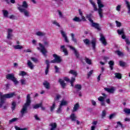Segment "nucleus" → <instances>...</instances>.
<instances>
[{
  "label": "nucleus",
  "instance_id": "obj_11",
  "mask_svg": "<svg viewBox=\"0 0 130 130\" xmlns=\"http://www.w3.org/2000/svg\"><path fill=\"white\" fill-rule=\"evenodd\" d=\"M100 40L101 41L102 43L105 46H106L107 45V42H106V39H105V37L103 36V35L102 34H100Z\"/></svg>",
  "mask_w": 130,
  "mask_h": 130
},
{
  "label": "nucleus",
  "instance_id": "obj_21",
  "mask_svg": "<svg viewBox=\"0 0 130 130\" xmlns=\"http://www.w3.org/2000/svg\"><path fill=\"white\" fill-rule=\"evenodd\" d=\"M69 74L73 75V76H74L75 78H76V77L78 76V73L75 70H70L69 72Z\"/></svg>",
  "mask_w": 130,
  "mask_h": 130
},
{
  "label": "nucleus",
  "instance_id": "obj_26",
  "mask_svg": "<svg viewBox=\"0 0 130 130\" xmlns=\"http://www.w3.org/2000/svg\"><path fill=\"white\" fill-rule=\"evenodd\" d=\"M109 64L110 66V68L111 71L113 70V66H114V61L111 60L109 62Z\"/></svg>",
  "mask_w": 130,
  "mask_h": 130
},
{
  "label": "nucleus",
  "instance_id": "obj_3",
  "mask_svg": "<svg viewBox=\"0 0 130 130\" xmlns=\"http://www.w3.org/2000/svg\"><path fill=\"white\" fill-rule=\"evenodd\" d=\"M43 44L44 45L41 44V43H39V45L40 47H37V49H38V50H40V51L42 53V54L44 55V56H46L47 51L46 50L45 47H48V46H49V41H44Z\"/></svg>",
  "mask_w": 130,
  "mask_h": 130
},
{
  "label": "nucleus",
  "instance_id": "obj_37",
  "mask_svg": "<svg viewBox=\"0 0 130 130\" xmlns=\"http://www.w3.org/2000/svg\"><path fill=\"white\" fill-rule=\"evenodd\" d=\"M27 75V73L25 71H20L19 73V76H22V77H24V76H26Z\"/></svg>",
  "mask_w": 130,
  "mask_h": 130
},
{
  "label": "nucleus",
  "instance_id": "obj_20",
  "mask_svg": "<svg viewBox=\"0 0 130 130\" xmlns=\"http://www.w3.org/2000/svg\"><path fill=\"white\" fill-rule=\"evenodd\" d=\"M59 83H60V85H61L62 88L64 89L66 88V86H67V84L64 83V81L62 79H59Z\"/></svg>",
  "mask_w": 130,
  "mask_h": 130
},
{
  "label": "nucleus",
  "instance_id": "obj_9",
  "mask_svg": "<svg viewBox=\"0 0 130 130\" xmlns=\"http://www.w3.org/2000/svg\"><path fill=\"white\" fill-rule=\"evenodd\" d=\"M17 9L20 13H23L24 17H26V18L31 17V15H30V12H29V11L26 9H22L21 8H17Z\"/></svg>",
  "mask_w": 130,
  "mask_h": 130
},
{
  "label": "nucleus",
  "instance_id": "obj_12",
  "mask_svg": "<svg viewBox=\"0 0 130 130\" xmlns=\"http://www.w3.org/2000/svg\"><path fill=\"white\" fill-rule=\"evenodd\" d=\"M104 90L110 94H113V93H114L115 91V88H114V87H112L111 88L105 87L104 88Z\"/></svg>",
  "mask_w": 130,
  "mask_h": 130
},
{
  "label": "nucleus",
  "instance_id": "obj_23",
  "mask_svg": "<svg viewBox=\"0 0 130 130\" xmlns=\"http://www.w3.org/2000/svg\"><path fill=\"white\" fill-rule=\"evenodd\" d=\"M60 102L61 103L59 105V106H60V108L62 107V106H66V105H67L68 104V102H67L64 100H62Z\"/></svg>",
  "mask_w": 130,
  "mask_h": 130
},
{
  "label": "nucleus",
  "instance_id": "obj_4",
  "mask_svg": "<svg viewBox=\"0 0 130 130\" xmlns=\"http://www.w3.org/2000/svg\"><path fill=\"white\" fill-rule=\"evenodd\" d=\"M14 96H16L15 92L3 94V92H0V100L3 102L4 104H5V99H10V98H13Z\"/></svg>",
  "mask_w": 130,
  "mask_h": 130
},
{
  "label": "nucleus",
  "instance_id": "obj_57",
  "mask_svg": "<svg viewBox=\"0 0 130 130\" xmlns=\"http://www.w3.org/2000/svg\"><path fill=\"white\" fill-rule=\"evenodd\" d=\"M120 9H121V6L120 5H118L116 7V11H117L118 12H119L120 11Z\"/></svg>",
  "mask_w": 130,
  "mask_h": 130
},
{
  "label": "nucleus",
  "instance_id": "obj_49",
  "mask_svg": "<svg viewBox=\"0 0 130 130\" xmlns=\"http://www.w3.org/2000/svg\"><path fill=\"white\" fill-rule=\"evenodd\" d=\"M15 128L16 130H28V128H20V127L17 126H15Z\"/></svg>",
  "mask_w": 130,
  "mask_h": 130
},
{
  "label": "nucleus",
  "instance_id": "obj_47",
  "mask_svg": "<svg viewBox=\"0 0 130 130\" xmlns=\"http://www.w3.org/2000/svg\"><path fill=\"white\" fill-rule=\"evenodd\" d=\"M3 14L6 18H8V15H9V12L7 10H3Z\"/></svg>",
  "mask_w": 130,
  "mask_h": 130
},
{
  "label": "nucleus",
  "instance_id": "obj_35",
  "mask_svg": "<svg viewBox=\"0 0 130 130\" xmlns=\"http://www.w3.org/2000/svg\"><path fill=\"white\" fill-rule=\"evenodd\" d=\"M115 77L117 79H121V74H120V73H115Z\"/></svg>",
  "mask_w": 130,
  "mask_h": 130
},
{
  "label": "nucleus",
  "instance_id": "obj_43",
  "mask_svg": "<svg viewBox=\"0 0 130 130\" xmlns=\"http://www.w3.org/2000/svg\"><path fill=\"white\" fill-rule=\"evenodd\" d=\"M17 120H18V118H14L11 120H9V123L10 124H12L13 122H15V121H17Z\"/></svg>",
  "mask_w": 130,
  "mask_h": 130
},
{
  "label": "nucleus",
  "instance_id": "obj_38",
  "mask_svg": "<svg viewBox=\"0 0 130 130\" xmlns=\"http://www.w3.org/2000/svg\"><path fill=\"white\" fill-rule=\"evenodd\" d=\"M83 42L86 45H90V40L88 39L83 40Z\"/></svg>",
  "mask_w": 130,
  "mask_h": 130
},
{
  "label": "nucleus",
  "instance_id": "obj_31",
  "mask_svg": "<svg viewBox=\"0 0 130 130\" xmlns=\"http://www.w3.org/2000/svg\"><path fill=\"white\" fill-rule=\"evenodd\" d=\"M85 60L87 64H92V60L88 58L85 57Z\"/></svg>",
  "mask_w": 130,
  "mask_h": 130
},
{
  "label": "nucleus",
  "instance_id": "obj_56",
  "mask_svg": "<svg viewBox=\"0 0 130 130\" xmlns=\"http://www.w3.org/2000/svg\"><path fill=\"white\" fill-rule=\"evenodd\" d=\"M31 59L34 61V62H38V59L35 57H31Z\"/></svg>",
  "mask_w": 130,
  "mask_h": 130
},
{
  "label": "nucleus",
  "instance_id": "obj_46",
  "mask_svg": "<svg viewBox=\"0 0 130 130\" xmlns=\"http://www.w3.org/2000/svg\"><path fill=\"white\" fill-rule=\"evenodd\" d=\"M73 21H74L75 22H81L82 21V19H80V18L78 17H75L73 19Z\"/></svg>",
  "mask_w": 130,
  "mask_h": 130
},
{
  "label": "nucleus",
  "instance_id": "obj_60",
  "mask_svg": "<svg viewBox=\"0 0 130 130\" xmlns=\"http://www.w3.org/2000/svg\"><path fill=\"white\" fill-rule=\"evenodd\" d=\"M114 116H115V114H112L109 115V119H112Z\"/></svg>",
  "mask_w": 130,
  "mask_h": 130
},
{
  "label": "nucleus",
  "instance_id": "obj_50",
  "mask_svg": "<svg viewBox=\"0 0 130 130\" xmlns=\"http://www.w3.org/2000/svg\"><path fill=\"white\" fill-rule=\"evenodd\" d=\"M93 70H91L90 71H89V73L87 74L88 78H90V76L93 75Z\"/></svg>",
  "mask_w": 130,
  "mask_h": 130
},
{
  "label": "nucleus",
  "instance_id": "obj_48",
  "mask_svg": "<svg viewBox=\"0 0 130 130\" xmlns=\"http://www.w3.org/2000/svg\"><path fill=\"white\" fill-rule=\"evenodd\" d=\"M119 63L120 67H124L125 66V62L122 61H119Z\"/></svg>",
  "mask_w": 130,
  "mask_h": 130
},
{
  "label": "nucleus",
  "instance_id": "obj_14",
  "mask_svg": "<svg viewBox=\"0 0 130 130\" xmlns=\"http://www.w3.org/2000/svg\"><path fill=\"white\" fill-rule=\"evenodd\" d=\"M60 33L62 36V37L64 38L65 40V42L67 43H69V39H68V37L67 36V34L63 31V30H60Z\"/></svg>",
  "mask_w": 130,
  "mask_h": 130
},
{
  "label": "nucleus",
  "instance_id": "obj_53",
  "mask_svg": "<svg viewBox=\"0 0 130 130\" xmlns=\"http://www.w3.org/2000/svg\"><path fill=\"white\" fill-rule=\"evenodd\" d=\"M49 68H50V67H48V66H46L45 70V75H47L48 74V72H49Z\"/></svg>",
  "mask_w": 130,
  "mask_h": 130
},
{
  "label": "nucleus",
  "instance_id": "obj_33",
  "mask_svg": "<svg viewBox=\"0 0 130 130\" xmlns=\"http://www.w3.org/2000/svg\"><path fill=\"white\" fill-rule=\"evenodd\" d=\"M75 88L78 90V91H80L82 89V86L81 84H76L75 86Z\"/></svg>",
  "mask_w": 130,
  "mask_h": 130
},
{
  "label": "nucleus",
  "instance_id": "obj_28",
  "mask_svg": "<svg viewBox=\"0 0 130 130\" xmlns=\"http://www.w3.org/2000/svg\"><path fill=\"white\" fill-rule=\"evenodd\" d=\"M70 118L72 120V121H76V118H77V116H76V115H75V114L73 113L71 114L70 116Z\"/></svg>",
  "mask_w": 130,
  "mask_h": 130
},
{
  "label": "nucleus",
  "instance_id": "obj_15",
  "mask_svg": "<svg viewBox=\"0 0 130 130\" xmlns=\"http://www.w3.org/2000/svg\"><path fill=\"white\" fill-rule=\"evenodd\" d=\"M17 8H21V9L22 10H26V9H28V4L26 1H24L22 3V5L19 6Z\"/></svg>",
  "mask_w": 130,
  "mask_h": 130
},
{
  "label": "nucleus",
  "instance_id": "obj_41",
  "mask_svg": "<svg viewBox=\"0 0 130 130\" xmlns=\"http://www.w3.org/2000/svg\"><path fill=\"white\" fill-rule=\"evenodd\" d=\"M115 53H117L119 56H122L123 55V53L119 50L115 51Z\"/></svg>",
  "mask_w": 130,
  "mask_h": 130
},
{
  "label": "nucleus",
  "instance_id": "obj_52",
  "mask_svg": "<svg viewBox=\"0 0 130 130\" xmlns=\"http://www.w3.org/2000/svg\"><path fill=\"white\" fill-rule=\"evenodd\" d=\"M115 23H116V24L117 27H120V26H121V23H120V22H119V21L116 20V21H115Z\"/></svg>",
  "mask_w": 130,
  "mask_h": 130
},
{
  "label": "nucleus",
  "instance_id": "obj_6",
  "mask_svg": "<svg viewBox=\"0 0 130 130\" xmlns=\"http://www.w3.org/2000/svg\"><path fill=\"white\" fill-rule=\"evenodd\" d=\"M102 95L103 96H100L98 98V100L101 102V105L102 106H106V104L104 102V100H105L106 98H107V94L106 93H103Z\"/></svg>",
  "mask_w": 130,
  "mask_h": 130
},
{
  "label": "nucleus",
  "instance_id": "obj_24",
  "mask_svg": "<svg viewBox=\"0 0 130 130\" xmlns=\"http://www.w3.org/2000/svg\"><path fill=\"white\" fill-rule=\"evenodd\" d=\"M37 36H39L40 37H42L45 36V33L41 31H38L36 33Z\"/></svg>",
  "mask_w": 130,
  "mask_h": 130
},
{
  "label": "nucleus",
  "instance_id": "obj_10",
  "mask_svg": "<svg viewBox=\"0 0 130 130\" xmlns=\"http://www.w3.org/2000/svg\"><path fill=\"white\" fill-rule=\"evenodd\" d=\"M63 80L66 82H70L72 87H74V82L76 81L75 77H72L71 80H70V79L68 77H64Z\"/></svg>",
  "mask_w": 130,
  "mask_h": 130
},
{
  "label": "nucleus",
  "instance_id": "obj_59",
  "mask_svg": "<svg viewBox=\"0 0 130 130\" xmlns=\"http://www.w3.org/2000/svg\"><path fill=\"white\" fill-rule=\"evenodd\" d=\"M61 108H62V107L60 108V106H59V108L57 110V113H61Z\"/></svg>",
  "mask_w": 130,
  "mask_h": 130
},
{
  "label": "nucleus",
  "instance_id": "obj_63",
  "mask_svg": "<svg viewBox=\"0 0 130 130\" xmlns=\"http://www.w3.org/2000/svg\"><path fill=\"white\" fill-rule=\"evenodd\" d=\"M125 42H126V44H128V45H129L130 41H129V40H128V39H125Z\"/></svg>",
  "mask_w": 130,
  "mask_h": 130
},
{
  "label": "nucleus",
  "instance_id": "obj_13",
  "mask_svg": "<svg viewBox=\"0 0 130 130\" xmlns=\"http://www.w3.org/2000/svg\"><path fill=\"white\" fill-rule=\"evenodd\" d=\"M68 47H69L70 49H72V50H73V51H74V54L75 56H76L77 58H79V57L80 56V54H79V52H78V51H77V50H76V49L74 47L71 45H68Z\"/></svg>",
  "mask_w": 130,
  "mask_h": 130
},
{
  "label": "nucleus",
  "instance_id": "obj_1",
  "mask_svg": "<svg viewBox=\"0 0 130 130\" xmlns=\"http://www.w3.org/2000/svg\"><path fill=\"white\" fill-rule=\"evenodd\" d=\"M90 4L92 6L93 8V11L94 12H98V14L100 16V17L101 18H103V9L102 8H104L105 6L102 3V0H96L97 4L99 9L97 8L96 3L93 2V0H89Z\"/></svg>",
  "mask_w": 130,
  "mask_h": 130
},
{
  "label": "nucleus",
  "instance_id": "obj_16",
  "mask_svg": "<svg viewBox=\"0 0 130 130\" xmlns=\"http://www.w3.org/2000/svg\"><path fill=\"white\" fill-rule=\"evenodd\" d=\"M27 67L30 69V70H34V68H35V66L33 64V63L31 62L30 60H27Z\"/></svg>",
  "mask_w": 130,
  "mask_h": 130
},
{
  "label": "nucleus",
  "instance_id": "obj_40",
  "mask_svg": "<svg viewBox=\"0 0 130 130\" xmlns=\"http://www.w3.org/2000/svg\"><path fill=\"white\" fill-rule=\"evenodd\" d=\"M123 111L126 114H130V109L125 108L123 109Z\"/></svg>",
  "mask_w": 130,
  "mask_h": 130
},
{
  "label": "nucleus",
  "instance_id": "obj_17",
  "mask_svg": "<svg viewBox=\"0 0 130 130\" xmlns=\"http://www.w3.org/2000/svg\"><path fill=\"white\" fill-rule=\"evenodd\" d=\"M90 43L92 45V49H93V50H95V49L96 48V43H97V41L96 40V39H92Z\"/></svg>",
  "mask_w": 130,
  "mask_h": 130
},
{
  "label": "nucleus",
  "instance_id": "obj_8",
  "mask_svg": "<svg viewBox=\"0 0 130 130\" xmlns=\"http://www.w3.org/2000/svg\"><path fill=\"white\" fill-rule=\"evenodd\" d=\"M53 57H54V59L51 61V62H52V63H55L56 62L57 63H59L60 62H61V58L60 57V56L57 55L56 54H53Z\"/></svg>",
  "mask_w": 130,
  "mask_h": 130
},
{
  "label": "nucleus",
  "instance_id": "obj_29",
  "mask_svg": "<svg viewBox=\"0 0 130 130\" xmlns=\"http://www.w3.org/2000/svg\"><path fill=\"white\" fill-rule=\"evenodd\" d=\"M13 48H14V49H23V46L20 45H17L13 46Z\"/></svg>",
  "mask_w": 130,
  "mask_h": 130
},
{
  "label": "nucleus",
  "instance_id": "obj_32",
  "mask_svg": "<svg viewBox=\"0 0 130 130\" xmlns=\"http://www.w3.org/2000/svg\"><path fill=\"white\" fill-rule=\"evenodd\" d=\"M105 116H106V111L103 110L101 114V118L103 119L104 118H105Z\"/></svg>",
  "mask_w": 130,
  "mask_h": 130
},
{
  "label": "nucleus",
  "instance_id": "obj_34",
  "mask_svg": "<svg viewBox=\"0 0 130 130\" xmlns=\"http://www.w3.org/2000/svg\"><path fill=\"white\" fill-rule=\"evenodd\" d=\"M117 32L119 35H122L124 34V31L123 30V28H122L121 29H118Z\"/></svg>",
  "mask_w": 130,
  "mask_h": 130
},
{
  "label": "nucleus",
  "instance_id": "obj_18",
  "mask_svg": "<svg viewBox=\"0 0 130 130\" xmlns=\"http://www.w3.org/2000/svg\"><path fill=\"white\" fill-rule=\"evenodd\" d=\"M49 126H50V130H55L56 127H57V124L55 122L51 123L49 124Z\"/></svg>",
  "mask_w": 130,
  "mask_h": 130
},
{
  "label": "nucleus",
  "instance_id": "obj_7",
  "mask_svg": "<svg viewBox=\"0 0 130 130\" xmlns=\"http://www.w3.org/2000/svg\"><path fill=\"white\" fill-rule=\"evenodd\" d=\"M87 18H88V20L91 23V27H93V28H95V29H97V30H100V26L99 23L94 22L93 20H92L89 15L87 16Z\"/></svg>",
  "mask_w": 130,
  "mask_h": 130
},
{
  "label": "nucleus",
  "instance_id": "obj_2",
  "mask_svg": "<svg viewBox=\"0 0 130 130\" xmlns=\"http://www.w3.org/2000/svg\"><path fill=\"white\" fill-rule=\"evenodd\" d=\"M30 104H31V96H30V94H28L26 96V103L23 106L22 108L20 111V113L21 114L22 117L24 116V114L27 113V110L28 109V107L30 106Z\"/></svg>",
  "mask_w": 130,
  "mask_h": 130
},
{
  "label": "nucleus",
  "instance_id": "obj_19",
  "mask_svg": "<svg viewBox=\"0 0 130 130\" xmlns=\"http://www.w3.org/2000/svg\"><path fill=\"white\" fill-rule=\"evenodd\" d=\"M60 49L62 51V52L64 53V55H68L69 54V52H68V50L66 48L64 45H62L60 46Z\"/></svg>",
  "mask_w": 130,
  "mask_h": 130
},
{
  "label": "nucleus",
  "instance_id": "obj_58",
  "mask_svg": "<svg viewBox=\"0 0 130 130\" xmlns=\"http://www.w3.org/2000/svg\"><path fill=\"white\" fill-rule=\"evenodd\" d=\"M55 70V73H59V68L57 66H55L54 67Z\"/></svg>",
  "mask_w": 130,
  "mask_h": 130
},
{
  "label": "nucleus",
  "instance_id": "obj_30",
  "mask_svg": "<svg viewBox=\"0 0 130 130\" xmlns=\"http://www.w3.org/2000/svg\"><path fill=\"white\" fill-rule=\"evenodd\" d=\"M43 85H44V87L46 88V89H49V83L47 81H45Z\"/></svg>",
  "mask_w": 130,
  "mask_h": 130
},
{
  "label": "nucleus",
  "instance_id": "obj_44",
  "mask_svg": "<svg viewBox=\"0 0 130 130\" xmlns=\"http://www.w3.org/2000/svg\"><path fill=\"white\" fill-rule=\"evenodd\" d=\"M56 104V103L55 102H54L52 106L51 107V108H50L51 111H53V110H54V109L55 108Z\"/></svg>",
  "mask_w": 130,
  "mask_h": 130
},
{
  "label": "nucleus",
  "instance_id": "obj_64",
  "mask_svg": "<svg viewBox=\"0 0 130 130\" xmlns=\"http://www.w3.org/2000/svg\"><path fill=\"white\" fill-rule=\"evenodd\" d=\"M97 123H98V121H93L92 124H93V126H95L97 124Z\"/></svg>",
  "mask_w": 130,
  "mask_h": 130
},
{
  "label": "nucleus",
  "instance_id": "obj_22",
  "mask_svg": "<svg viewBox=\"0 0 130 130\" xmlns=\"http://www.w3.org/2000/svg\"><path fill=\"white\" fill-rule=\"evenodd\" d=\"M80 107V105H79L78 103H77L74 105V107L73 108V112H76L78 109H79Z\"/></svg>",
  "mask_w": 130,
  "mask_h": 130
},
{
  "label": "nucleus",
  "instance_id": "obj_25",
  "mask_svg": "<svg viewBox=\"0 0 130 130\" xmlns=\"http://www.w3.org/2000/svg\"><path fill=\"white\" fill-rule=\"evenodd\" d=\"M61 98V96L59 94H56V97L54 98V102H55L56 103H57L58 102V101L59 99Z\"/></svg>",
  "mask_w": 130,
  "mask_h": 130
},
{
  "label": "nucleus",
  "instance_id": "obj_54",
  "mask_svg": "<svg viewBox=\"0 0 130 130\" xmlns=\"http://www.w3.org/2000/svg\"><path fill=\"white\" fill-rule=\"evenodd\" d=\"M91 104L93 105V106H96L97 105V104L96 103V102L94 101V100H91Z\"/></svg>",
  "mask_w": 130,
  "mask_h": 130
},
{
  "label": "nucleus",
  "instance_id": "obj_5",
  "mask_svg": "<svg viewBox=\"0 0 130 130\" xmlns=\"http://www.w3.org/2000/svg\"><path fill=\"white\" fill-rule=\"evenodd\" d=\"M6 78L7 80H10L13 82L15 85H18V84H19V81H18L17 78L15 77V74L14 73L7 74Z\"/></svg>",
  "mask_w": 130,
  "mask_h": 130
},
{
  "label": "nucleus",
  "instance_id": "obj_45",
  "mask_svg": "<svg viewBox=\"0 0 130 130\" xmlns=\"http://www.w3.org/2000/svg\"><path fill=\"white\" fill-rule=\"evenodd\" d=\"M1 108H3V109H7L8 108V104H6L5 101H4V104L2 106V107H0Z\"/></svg>",
  "mask_w": 130,
  "mask_h": 130
},
{
  "label": "nucleus",
  "instance_id": "obj_27",
  "mask_svg": "<svg viewBox=\"0 0 130 130\" xmlns=\"http://www.w3.org/2000/svg\"><path fill=\"white\" fill-rule=\"evenodd\" d=\"M58 14L59 18H60V19L64 18V16L63 15V14H62V12L60 11V10H58Z\"/></svg>",
  "mask_w": 130,
  "mask_h": 130
},
{
  "label": "nucleus",
  "instance_id": "obj_39",
  "mask_svg": "<svg viewBox=\"0 0 130 130\" xmlns=\"http://www.w3.org/2000/svg\"><path fill=\"white\" fill-rule=\"evenodd\" d=\"M16 106H17V104H16V102H13L12 104V107H11V109L12 111L15 110Z\"/></svg>",
  "mask_w": 130,
  "mask_h": 130
},
{
  "label": "nucleus",
  "instance_id": "obj_55",
  "mask_svg": "<svg viewBox=\"0 0 130 130\" xmlns=\"http://www.w3.org/2000/svg\"><path fill=\"white\" fill-rule=\"evenodd\" d=\"M20 83H21V85H26V80L21 79L20 80Z\"/></svg>",
  "mask_w": 130,
  "mask_h": 130
},
{
  "label": "nucleus",
  "instance_id": "obj_62",
  "mask_svg": "<svg viewBox=\"0 0 130 130\" xmlns=\"http://www.w3.org/2000/svg\"><path fill=\"white\" fill-rule=\"evenodd\" d=\"M24 52H32V51L30 49H27L26 50H23Z\"/></svg>",
  "mask_w": 130,
  "mask_h": 130
},
{
  "label": "nucleus",
  "instance_id": "obj_51",
  "mask_svg": "<svg viewBox=\"0 0 130 130\" xmlns=\"http://www.w3.org/2000/svg\"><path fill=\"white\" fill-rule=\"evenodd\" d=\"M7 32H8V34H10V35H13L12 33H13V29H11V28H8L7 29Z\"/></svg>",
  "mask_w": 130,
  "mask_h": 130
},
{
  "label": "nucleus",
  "instance_id": "obj_42",
  "mask_svg": "<svg viewBox=\"0 0 130 130\" xmlns=\"http://www.w3.org/2000/svg\"><path fill=\"white\" fill-rule=\"evenodd\" d=\"M52 24H53V25H55V26H57V27H60V25L59 24V23H58V22H57V21H56V20H53L52 21Z\"/></svg>",
  "mask_w": 130,
  "mask_h": 130
},
{
  "label": "nucleus",
  "instance_id": "obj_61",
  "mask_svg": "<svg viewBox=\"0 0 130 130\" xmlns=\"http://www.w3.org/2000/svg\"><path fill=\"white\" fill-rule=\"evenodd\" d=\"M12 37H13V35L8 34L7 39H12Z\"/></svg>",
  "mask_w": 130,
  "mask_h": 130
},
{
  "label": "nucleus",
  "instance_id": "obj_36",
  "mask_svg": "<svg viewBox=\"0 0 130 130\" xmlns=\"http://www.w3.org/2000/svg\"><path fill=\"white\" fill-rule=\"evenodd\" d=\"M42 106V104H38L33 106V108L34 109H38V108H39V107H41Z\"/></svg>",
  "mask_w": 130,
  "mask_h": 130
}]
</instances>
